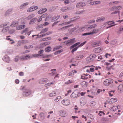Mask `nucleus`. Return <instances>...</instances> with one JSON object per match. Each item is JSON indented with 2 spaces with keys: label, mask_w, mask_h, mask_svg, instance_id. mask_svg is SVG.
<instances>
[{
  "label": "nucleus",
  "mask_w": 123,
  "mask_h": 123,
  "mask_svg": "<svg viewBox=\"0 0 123 123\" xmlns=\"http://www.w3.org/2000/svg\"><path fill=\"white\" fill-rule=\"evenodd\" d=\"M100 30L99 28H95L93 30H92V32L88 33H86L82 34V36H85L87 35H92L93 34H95L98 33V31Z\"/></svg>",
  "instance_id": "obj_1"
},
{
  "label": "nucleus",
  "mask_w": 123,
  "mask_h": 123,
  "mask_svg": "<svg viewBox=\"0 0 123 123\" xmlns=\"http://www.w3.org/2000/svg\"><path fill=\"white\" fill-rule=\"evenodd\" d=\"M113 82V79H109L105 80L104 82V84L105 85L107 86L112 83Z\"/></svg>",
  "instance_id": "obj_2"
},
{
  "label": "nucleus",
  "mask_w": 123,
  "mask_h": 123,
  "mask_svg": "<svg viewBox=\"0 0 123 123\" xmlns=\"http://www.w3.org/2000/svg\"><path fill=\"white\" fill-rule=\"evenodd\" d=\"M31 90L26 89L22 93V95L25 96L27 97L31 94Z\"/></svg>",
  "instance_id": "obj_3"
},
{
  "label": "nucleus",
  "mask_w": 123,
  "mask_h": 123,
  "mask_svg": "<svg viewBox=\"0 0 123 123\" xmlns=\"http://www.w3.org/2000/svg\"><path fill=\"white\" fill-rule=\"evenodd\" d=\"M80 92L75 91L73 92L71 95V97L72 98H75L79 96Z\"/></svg>",
  "instance_id": "obj_4"
},
{
  "label": "nucleus",
  "mask_w": 123,
  "mask_h": 123,
  "mask_svg": "<svg viewBox=\"0 0 123 123\" xmlns=\"http://www.w3.org/2000/svg\"><path fill=\"white\" fill-rule=\"evenodd\" d=\"M96 55L95 54H92L90 55L89 57H88L86 59L87 61L91 62L95 58Z\"/></svg>",
  "instance_id": "obj_5"
},
{
  "label": "nucleus",
  "mask_w": 123,
  "mask_h": 123,
  "mask_svg": "<svg viewBox=\"0 0 123 123\" xmlns=\"http://www.w3.org/2000/svg\"><path fill=\"white\" fill-rule=\"evenodd\" d=\"M75 42L76 41L75 40V38H74L71 39L69 40L64 42H63V43H66V45L69 44L70 43H71V44H72L75 43Z\"/></svg>",
  "instance_id": "obj_6"
},
{
  "label": "nucleus",
  "mask_w": 123,
  "mask_h": 123,
  "mask_svg": "<svg viewBox=\"0 0 123 123\" xmlns=\"http://www.w3.org/2000/svg\"><path fill=\"white\" fill-rule=\"evenodd\" d=\"M73 30H76V32H80L81 31H83L84 30V28L82 27H79L78 26L75 27L73 28Z\"/></svg>",
  "instance_id": "obj_7"
},
{
  "label": "nucleus",
  "mask_w": 123,
  "mask_h": 123,
  "mask_svg": "<svg viewBox=\"0 0 123 123\" xmlns=\"http://www.w3.org/2000/svg\"><path fill=\"white\" fill-rule=\"evenodd\" d=\"M61 103L65 105H68L70 104V101L67 99H65L62 100L61 101Z\"/></svg>",
  "instance_id": "obj_8"
},
{
  "label": "nucleus",
  "mask_w": 123,
  "mask_h": 123,
  "mask_svg": "<svg viewBox=\"0 0 123 123\" xmlns=\"http://www.w3.org/2000/svg\"><path fill=\"white\" fill-rule=\"evenodd\" d=\"M86 6V4L84 2H81L77 3L76 7V8H80Z\"/></svg>",
  "instance_id": "obj_9"
},
{
  "label": "nucleus",
  "mask_w": 123,
  "mask_h": 123,
  "mask_svg": "<svg viewBox=\"0 0 123 123\" xmlns=\"http://www.w3.org/2000/svg\"><path fill=\"white\" fill-rule=\"evenodd\" d=\"M38 8V7L37 6H32L28 9L27 12H32Z\"/></svg>",
  "instance_id": "obj_10"
},
{
  "label": "nucleus",
  "mask_w": 123,
  "mask_h": 123,
  "mask_svg": "<svg viewBox=\"0 0 123 123\" xmlns=\"http://www.w3.org/2000/svg\"><path fill=\"white\" fill-rule=\"evenodd\" d=\"M59 115L62 117H65L67 116L66 112L64 110H61L59 111Z\"/></svg>",
  "instance_id": "obj_11"
},
{
  "label": "nucleus",
  "mask_w": 123,
  "mask_h": 123,
  "mask_svg": "<svg viewBox=\"0 0 123 123\" xmlns=\"http://www.w3.org/2000/svg\"><path fill=\"white\" fill-rule=\"evenodd\" d=\"M102 50V48L101 47H100L94 49L93 51L95 53H98L101 52Z\"/></svg>",
  "instance_id": "obj_12"
},
{
  "label": "nucleus",
  "mask_w": 123,
  "mask_h": 123,
  "mask_svg": "<svg viewBox=\"0 0 123 123\" xmlns=\"http://www.w3.org/2000/svg\"><path fill=\"white\" fill-rule=\"evenodd\" d=\"M101 42L100 41H99L94 42L92 43V45L93 46L96 47L101 45Z\"/></svg>",
  "instance_id": "obj_13"
},
{
  "label": "nucleus",
  "mask_w": 123,
  "mask_h": 123,
  "mask_svg": "<svg viewBox=\"0 0 123 123\" xmlns=\"http://www.w3.org/2000/svg\"><path fill=\"white\" fill-rule=\"evenodd\" d=\"M2 59L3 61L8 63L10 62V57L7 55L4 56L3 58Z\"/></svg>",
  "instance_id": "obj_14"
},
{
  "label": "nucleus",
  "mask_w": 123,
  "mask_h": 123,
  "mask_svg": "<svg viewBox=\"0 0 123 123\" xmlns=\"http://www.w3.org/2000/svg\"><path fill=\"white\" fill-rule=\"evenodd\" d=\"M83 57V55L82 54H77L75 56V58L77 60H79L82 59Z\"/></svg>",
  "instance_id": "obj_15"
},
{
  "label": "nucleus",
  "mask_w": 123,
  "mask_h": 123,
  "mask_svg": "<svg viewBox=\"0 0 123 123\" xmlns=\"http://www.w3.org/2000/svg\"><path fill=\"white\" fill-rule=\"evenodd\" d=\"M47 10V9L46 8H42L37 12V13L38 14H41L44 13Z\"/></svg>",
  "instance_id": "obj_16"
},
{
  "label": "nucleus",
  "mask_w": 123,
  "mask_h": 123,
  "mask_svg": "<svg viewBox=\"0 0 123 123\" xmlns=\"http://www.w3.org/2000/svg\"><path fill=\"white\" fill-rule=\"evenodd\" d=\"M105 19V18L104 16L99 17L97 18L96 20V21L98 22H100L104 21Z\"/></svg>",
  "instance_id": "obj_17"
},
{
  "label": "nucleus",
  "mask_w": 123,
  "mask_h": 123,
  "mask_svg": "<svg viewBox=\"0 0 123 123\" xmlns=\"http://www.w3.org/2000/svg\"><path fill=\"white\" fill-rule=\"evenodd\" d=\"M30 57L29 55H27L26 56H22L20 57V59L21 60H27L28 58H30Z\"/></svg>",
  "instance_id": "obj_18"
},
{
  "label": "nucleus",
  "mask_w": 123,
  "mask_h": 123,
  "mask_svg": "<svg viewBox=\"0 0 123 123\" xmlns=\"http://www.w3.org/2000/svg\"><path fill=\"white\" fill-rule=\"evenodd\" d=\"M25 27V25H21L18 26L16 27V29L17 30H20L24 29Z\"/></svg>",
  "instance_id": "obj_19"
},
{
  "label": "nucleus",
  "mask_w": 123,
  "mask_h": 123,
  "mask_svg": "<svg viewBox=\"0 0 123 123\" xmlns=\"http://www.w3.org/2000/svg\"><path fill=\"white\" fill-rule=\"evenodd\" d=\"M118 107H119V105L117 106H113L110 108V109L112 111H115L116 110L119 109L118 108Z\"/></svg>",
  "instance_id": "obj_20"
},
{
  "label": "nucleus",
  "mask_w": 123,
  "mask_h": 123,
  "mask_svg": "<svg viewBox=\"0 0 123 123\" xmlns=\"http://www.w3.org/2000/svg\"><path fill=\"white\" fill-rule=\"evenodd\" d=\"M29 4L28 2H26L22 4L20 6V8L21 9L24 8Z\"/></svg>",
  "instance_id": "obj_21"
},
{
  "label": "nucleus",
  "mask_w": 123,
  "mask_h": 123,
  "mask_svg": "<svg viewBox=\"0 0 123 123\" xmlns=\"http://www.w3.org/2000/svg\"><path fill=\"white\" fill-rule=\"evenodd\" d=\"M60 16L59 15L57 16L53 17L51 19V21L53 22L57 20L59 18Z\"/></svg>",
  "instance_id": "obj_22"
},
{
  "label": "nucleus",
  "mask_w": 123,
  "mask_h": 123,
  "mask_svg": "<svg viewBox=\"0 0 123 123\" xmlns=\"http://www.w3.org/2000/svg\"><path fill=\"white\" fill-rule=\"evenodd\" d=\"M97 26V25L96 24L89 25L87 27V29L88 30H89L91 29L92 28H94L96 27Z\"/></svg>",
  "instance_id": "obj_23"
},
{
  "label": "nucleus",
  "mask_w": 123,
  "mask_h": 123,
  "mask_svg": "<svg viewBox=\"0 0 123 123\" xmlns=\"http://www.w3.org/2000/svg\"><path fill=\"white\" fill-rule=\"evenodd\" d=\"M71 25H70L67 26H65L64 27L62 28H61L58 29V31H63L67 29V28L68 27L71 26Z\"/></svg>",
  "instance_id": "obj_24"
},
{
  "label": "nucleus",
  "mask_w": 123,
  "mask_h": 123,
  "mask_svg": "<svg viewBox=\"0 0 123 123\" xmlns=\"http://www.w3.org/2000/svg\"><path fill=\"white\" fill-rule=\"evenodd\" d=\"M80 42H78L74 44L73 45L71 46L70 47V49H73V48H74L76 46H77V45H78L80 44Z\"/></svg>",
  "instance_id": "obj_25"
},
{
  "label": "nucleus",
  "mask_w": 123,
  "mask_h": 123,
  "mask_svg": "<svg viewBox=\"0 0 123 123\" xmlns=\"http://www.w3.org/2000/svg\"><path fill=\"white\" fill-rule=\"evenodd\" d=\"M117 101V98H111V99L110 101V103H113L115 102H116Z\"/></svg>",
  "instance_id": "obj_26"
},
{
  "label": "nucleus",
  "mask_w": 123,
  "mask_h": 123,
  "mask_svg": "<svg viewBox=\"0 0 123 123\" xmlns=\"http://www.w3.org/2000/svg\"><path fill=\"white\" fill-rule=\"evenodd\" d=\"M35 17V15L34 14H31L29 15L26 18V19L27 20H29L30 19H32Z\"/></svg>",
  "instance_id": "obj_27"
},
{
  "label": "nucleus",
  "mask_w": 123,
  "mask_h": 123,
  "mask_svg": "<svg viewBox=\"0 0 123 123\" xmlns=\"http://www.w3.org/2000/svg\"><path fill=\"white\" fill-rule=\"evenodd\" d=\"M18 21H13L11 24V26L13 27H15L18 25Z\"/></svg>",
  "instance_id": "obj_28"
},
{
  "label": "nucleus",
  "mask_w": 123,
  "mask_h": 123,
  "mask_svg": "<svg viewBox=\"0 0 123 123\" xmlns=\"http://www.w3.org/2000/svg\"><path fill=\"white\" fill-rule=\"evenodd\" d=\"M81 84L82 87H86L87 85V83L86 82L84 81L81 83Z\"/></svg>",
  "instance_id": "obj_29"
},
{
  "label": "nucleus",
  "mask_w": 123,
  "mask_h": 123,
  "mask_svg": "<svg viewBox=\"0 0 123 123\" xmlns=\"http://www.w3.org/2000/svg\"><path fill=\"white\" fill-rule=\"evenodd\" d=\"M70 9L68 7H63L61 9V11L63 12H66L68 10Z\"/></svg>",
  "instance_id": "obj_30"
},
{
  "label": "nucleus",
  "mask_w": 123,
  "mask_h": 123,
  "mask_svg": "<svg viewBox=\"0 0 123 123\" xmlns=\"http://www.w3.org/2000/svg\"><path fill=\"white\" fill-rule=\"evenodd\" d=\"M9 27L8 26L3 29L1 31L3 33H5L8 31L9 30Z\"/></svg>",
  "instance_id": "obj_31"
},
{
  "label": "nucleus",
  "mask_w": 123,
  "mask_h": 123,
  "mask_svg": "<svg viewBox=\"0 0 123 123\" xmlns=\"http://www.w3.org/2000/svg\"><path fill=\"white\" fill-rule=\"evenodd\" d=\"M62 46L61 45H59L55 47L53 49V51H54L55 50L61 48Z\"/></svg>",
  "instance_id": "obj_32"
},
{
  "label": "nucleus",
  "mask_w": 123,
  "mask_h": 123,
  "mask_svg": "<svg viewBox=\"0 0 123 123\" xmlns=\"http://www.w3.org/2000/svg\"><path fill=\"white\" fill-rule=\"evenodd\" d=\"M100 3V1H95L93 2H92L90 3L91 5H92L98 4Z\"/></svg>",
  "instance_id": "obj_33"
},
{
  "label": "nucleus",
  "mask_w": 123,
  "mask_h": 123,
  "mask_svg": "<svg viewBox=\"0 0 123 123\" xmlns=\"http://www.w3.org/2000/svg\"><path fill=\"white\" fill-rule=\"evenodd\" d=\"M37 18H34L32 19L30 21L29 23V24L31 25L33 24L35 22V21H36Z\"/></svg>",
  "instance_id": "obj_34"
},
{
  "label": "nucleus",
  "mask_w": 123,
  "mask_h": 123,
  "mask_svg": "<svg viewBox=\"0 0 123 123\" xmlns=\"http://www.w3.org/2000/svg\"><path fill=\"white\" fill-rule=\"evenodd\" d=\"M79 18L80 17L79 16H76L71 18V20L72 22L74 21H76V20L79 19Z\"/></svg>",
  "instance_id": "obj_35"
},
{
  "label": "nucleus",
  "mask_w": 123,
  "mask_h": 123,
  "mask_svg": "<svg viewBox=\"0 0 123 123\" xmlns=\"http://www.w3.org/2000/svg\"><path fill=\"white\" fill-rule=\"evenodd\" d=\"M51 48L50 47V46H48L47 47H46L45 49V51L49 52L51 50Z\"/></svg>",
  "instance_id": "obj_36"
},
{
  "label": "nucleus",
  "mask_w": 123,
  "mask_h": 123,
  "mask_svg": "<svg viewBox=\"0 0 123 123\" xmlns=\"http://www.w3.org/2000/svg\"><path fill=\"white\" fill-rule=\"evenodd\" d=\"M113 21H111L108 22H106V23L108 24V25L110 26H111V27L114 25V23L112 22L111 23V22Z\"/></svg>",
  "instance_id": "obj_37"
},
{
  "label": "nucleus",
  "mask_w": 123,
  "mask_h": 123,
  "mask_svg": "<svg viewBox=\"0 0 123 123\" xmlns=\"http://www.w3.org/2000/svg\"><path fill=\"white\" fill-rule=\"evenodd\" d=\"M123 87L122 85H119L118 87V90L120 92L123 91Z\"/></svg>",
  "instance_id": "obj_38"
},
{
  "label": "nucleus",
  "mask_w": 123,
  "mask_h": 123,
  "mask_svg": "<svg viewBox=\"0 0 123 123\" xmlns=\"http://www.w3.org/2000/svg\"><path fill=\"white\" fill-rule=\"evenodd\" d=\"M49 29L48 28H46L43 29H42L41 32L40 33V34H41L42 33H43L47 31Z\"/></svg>",
  "instance_id": "obj_39"
},
{
  "label": "nucleus",
  "mask_w": 123,
  "mask_h": 123,
  "mask_svg": "<svg viewBox=\"0 0 123 123\" xmlns=\"http://www.w3.org/2000/svg\"><path fill=\"white\" fill-rule=\"evenodd\" d=\"M39 116L42 119H43L44 118L45 116L44 113L43 112L39 114Z\"/></svg>",
  "instance_id": "obj_40"
},
{
  "label": "nucleus",
  "mask_w": 123,
  "mask_h": 123,
  "mask_svg": "<svg viewBox=\"0 0 123 123\" xmlns=\"http://www.w3.org/2000/svg\"><path fill=\"white\" fill-rule=\"evenodd\" d=\"M13 9L11 8L8 9L6 12V15H7L9 14L10 13L12 12V11Z\"/></svg>",
  "instance_id": "obj_41"
},
{
  "label": "nucleus",
  "mask_w": 123,
  "mask_h": 123,
  "mask_svg": "<svg viewBox=\"0 0 123 123\" xmlns=\"http://www.w3.org/2000/svg\"><path fill=\"white\" fill-rule=\"evenodd\" d=\"M108 10L109 11H116V9L115 6H113L112 7H111V8H109L108 9Z\"/></svg>",
  "instance_id": "obj_42"
},
{
  "label": "nucleus",
  "mask_w": 123,
  "mask_h": 123,
  "mask_svg": "<svg viewBox=\"0 0 123 123\" xmlns=\"http://www.w3.org/2000/svg\"><path fill=\"white\" fill-rule=\"evenodd\" d=\"M123 31V26H120L119 28L118 32L119 33H121V32Z\"/></svg>",
  "instance_id": "obj_43"
},
{
  "label": "nucleus",
  "mask_w": 123,
  "mask_h": 123,
  "mask_svg": "<svg viewBox=\"0 0 123 123\" xmlns=\"http://www.w3.org/2000/svg\"><path fill=\"white\" fill-rule=\"evenodd\" d=\"M115 92V91H109V96L111 97L114 94Z\"/></svg>",
  "instance_id": "obj_44"
},
{
  "label": "nucleus",
  "mask_w": 123,
  "mask_h": 123,
  "mask_svg": "<svg viewBox=\"0 0 123 123\" xmlns=\"http://www.w3.org/2000/svg\"><path fill=\"white\" fill-rule=\"evenodd\" d=\"M20 58V57H19L18 56H17L14 58V61L15 62H17L19 61V59L21 60Z\"/></svg>",
  "instance_id": "obj_45"
},
{
  "label": "nucleus",
  "mask_w": 123,
  "mask_h": 123,
  "mask_svg": "<svg viewBox=\"0 0 123 123\" xmlns=\"http://www.w3.org/2000/svg\"><path fill=\"white\" fill-rule=\"evenodd\" d=\"M56 94V93L55 92L53 91L50 93L49 95L50 97H52L55 96Z\"/></svg>",
  "instance_id": "obj_46"
},
{
  "label": "nucleus",
  "mask_w": 123,
  "mask_h": 123,
  "mask_svg": "<svg viewBox=\"0 0 123 123\" xmlns=\"http://www.w3.org/2000/svg\"><path fill=\"white\" fill-rule=\"evenodd\" d=\"M63 51V50L62 49H61L55 52L54 54L55 55H57L58 54L60 53H61Z\"/></svg>",
  "instance_id": "obj_47"
},
{
  "label": "nucleus",
  "mask_w": 123,
  "mask_h": 123,
  "mask_svg": "<svg viewBox=\"0 0 123 123\" xmlns=\"http://www.w3.org/2000/svg\"><path fill=\"white\" fill-rule=\"evenodd\" d=\"M28 30V29L27 28H25L21 32V34H23V33H26V32Z\"/></svg>",
  "instance_id": "obj_48"
},
{
  "label": "nucleus",
  "mask_w": 123,
  "mask_h": 123,
  "mask_svg": "<svg viewBox=\"0 0 123 123\" xmlns=\"http://www.w3.org/2000/svg\"><path fill=\"white\" fill-rule=\"evenodd\" d=\"M73 82V81L72 80H68L66 82L65 84L68 85L70 84L71 83H72Z\"/></svg>",
  "instance_id": "obj_49"
},
{
  "label": "nucleus",
  "mask_w": 123,
  "mask_h": 123,
  "mask_svg": "<svg viewBox=\"0 0 123 123\" xmlns=\"http://www.w3.org/2000/svg\"><path fill=\"white\" fill-rule=\"evenodd\" d=\"M117 41L115 40H113L111 42V44L113 45H115L117 43Z\"/></svg>",
  "instance_id": "obj_50"
},
{
  "label": "nucleus",
  "mask_w": 123,
  "mask_h": 123,
  "mask_svg": "<svg viewBox=\"0 0 123 123\" xmlns=\"http://www.w3.org/2000/svg\"><path fill=\"white\" fill-rule=\"evenodd\" d=\"M61 98H62L61 96H58L56 98L55 100V102H58Z\"/></svg>",
  "instance_id": "obj_51"
},
{
  "label": "nucleus",
  "mask_w": 123,
  "mask_h": 123,
  "mask_svg": "<svg viewBox=\"0 0 123 123\" xmlns=\"http://www.w3.org/2000/svg\"><path fill=\"white\" fill-rule=\"evenodd\" d=\"M79 47V46H77L76 47H75V48H73L72 50L71 51V52L72 53H74V52L75 51H76L77 50V49H78V48Z\"/></svg>",
  "instance_id": "obj_52"
},
{
  "label": "nucleus",
  "mask_w": 123,
  "mask_h": 123,
  "mask_svg": "<svg viewBox=\"0 0 123 123\" xmlns=\"http://www.w3.org/2000/svg\"><path fill=\"white\" fill-rule=\"evenodd\" d=\"M74 74V72H73V70H72L68 74V76H70L72 75H73Z\"/></svg>",
  "instance_id": "obj_53"
},
{
  "label": "nucleus",
  "mask_w": 123,
  "mask_h": 123,
  "mask_svg": "<svg viewBox=\"0 0 123 123\" xmlns=\"http://www.w3.org/2000/svg\"><path fill=\"white\" fill-rule=\"evenodd\" d=\"M120 12L119 11H115L114 12H113L112 13H111V14H116L117 13H118V14H119L120 13Z\"/></svg>",
  "instance_id": "obj_54"
},
{
  "label": "nucleus",
  "mask_w": 123,
  "mask_h": 123,
  "mask_svg": "<svg viewBox=\"0 0 123 123\" xmlns=\"http://www.w3.org/2000/svg\"><path fill=\"white\" fill-rule=\"evenodd\" d=\"M116 10H119L121 9L122 8V7L121 6H115Z\"/></svg>",
  "instance_id": "obj_55"
},
{
  "label": "nucleus",
  "mask_w": 123,
  "mask_h": 123,
  "mask_svg": "<svg viewBox=\"0 0 123 123\" xmlns=\"http://www.w3.org/2000/svg\"><path fill=\"white\" fill-rule=\"evenodd\" d=\"M86 43V41H85L82 43L78 45V46H79V47H81L83 46Z\"/></svg>",
  "instance_id": "obj_56"
},
{
  "label": "nucleus",
  "mask_w": 123,
  "mask_h": 123,
  "mask_svg": "<svg viewBox=\"0 0 123 123\" xmlns=\"http://www.w3.org/2000/svg\"><path fill=\"white\" fill-rule=\"evenodd\" d=\"M42 81L43 82V83L46 82L48 81V80L46 78H43L42 79Z\"/></svg>",
  "instance_id": "obj_57"
},
{
  "label": "nucleus",
  "mask_w": 123,
  "mask_h": 123,
  "mask_svg": "<svg viewBox=\"0 0 123 123\" xmlns=\"http://www.w3.org/2000/svg\"><path fill=\"white\" fill-rule=\"evenodd\" d=\"M54 83L55 81H53L50 83H47V84L45 85V86H49L51 84H54Z\"/></svg>",
  "instance_id": "obj_58"
},
{
  "label": "nucleus",
  "mask_w": 123,
  "mask_h": 123,
  "mask_svg": "<svg viewBox=\"0 0 123 123\" xmlns=\"http://www.w3.org/2000/svg\"><path fill=\"white\" fill-rule=\"evenodd\" d=\"M51 39V38L50 37H48L47 38H43V41H47L48 39L49 40H50Z\"/></svg>",
  "instance_id": "obj_59"
},
{
  "label": "nucleus",
  "mask_w": 123,
  "mask_h": 123,
  "mask_svg": "<svg viewBox=\"0 0 123 123\" xmlns=\"http://www.w3.org/2000/svg\"><path fill=\"white\" fill-rule=\"evenodd\" d=\"M95 22V20L94 19H93L89 21L88 22V23L89 24H92V23Z\"/></svg>",
  "instance_id": "obj_60"
},
{
  "label": "nucleus",
  "mask_w": 123,
  "mask_h": 123,
  "mask_svg": "<svg viewBox=\"0 0 123 123\" xmlns=\"http://www.w3.org/2000/svg\"><path fill=\"white\" fill-rule=\"evenodd\" d=\"M47 15L48 14L47 13L44 14L42 16H41V17H42V18H44L46 17Z\"/></svg>",
  "instance_id": "obj_61"
},
{
  "label": "nucleus",
  "mask_w": 123,
  "mask_h": 123,
  "mask_svg": "<svg viewBox=\"0 0 123 123\" xmlns=\"http://www.w3.org/2000/svg\"><path fill=\"white\" fill-rule=\"evenodd\" d=\"M81 78L82 79H84V80H85V79L86 80V79H88V77H86L84 76L81 75Z\"/></svg>",
  "instance_id": "obj_62"
},
{
  "label": "nucleus",
  "mask_w": 123,
  "mask_h": 123,
  "mask_svg": "<svg viewBox=\"0 0 123 123\" xmlns=\"http://www.w3.org/2000/svg\"><path fill=\"white\" fill-rule=\"evenodd\" d=\"M15 32V30H10L9 31V33L10 34H12L13 33H14Z\"/></svg>",
  "instance_id": "obj_63"
},
{
  "label": "nucleus",
  "mask_w": 123,
  "mask_h": 123,
  "mask_svg": "<svg viewBox=\"0 0 123 123\" xmlns=\"http://www.w3.org/2000/svg\"><path fill=\"white\" fill-rule=\"evenodd\" d=\"M43 51H44L43 50H40V51L38 52V54L40 55L41 54H42L43 53Z\"/></svg>",
  "instance_id": "obj_64"
}]
</instances>
